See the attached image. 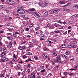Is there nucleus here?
<instances>
[{
  "label": "nucleus",
  "instance_id": "obj_9",
  "mask_svg": "<svg viewBox=\"0 0 78 78\" xmlns=\"http://www.w3.org/2000/svg\"><path fill=\"white\" fill-rule=\"evenodd\" d=\"M61 56L64 59H67V58H68L67 56L64 55H62Z\"/></svg>",
  "mask_w": 78,
  "mask_h": 78
},
{
  "label": "nucleus",
  "instance_id": "obj_33",
  "mask_svg": "<svg viewBox=\"0 0 78 78\" xmlns=\"http://www.w3.org/2000/svg\"><path fill=\"white\" fill-rule=\"evenodd\" d=\"M37 26L38 27H41V26H42V23H39L38 24Z\"/></svg>",
  "mask_w": 78,
  "mask_h": 78
},
{
  "label": "nucleus",
  "instance_id": "obj_40",
  "mask_svg": "<svg viewBox=\"0 0 78 78\" xmlns=\"http://www.w3.org/2000/svg\"><path fill=\"white\" fill-rule=\"evenodd\" d=\"M27 12H28V13H29V14L31 13V11L30 10V9H29L28 11H27Z\"/></svg>",
  "mask_w": 78,
  "mask_h": 78
},
{
  "label": "nucleus",
  "instance_id": "obj_34",
  "mask_svg": "<svg viewBox=\"0 0 78 78\" xmlns=\"http://www.w3.org/2000/svg\"><path fill=\"white\" fill-rule=\"evenodd\" d=\"M25 31H29V28L28 27H26L25 29Z\"/></svg>",
  "mask_w": 78,
  "mask_h": 78
},
{
  "label": "nucleus",
  "instance_id": "obj_24",
  "mask_svg": "<svg viewBox=\"0 0 78 78\" xmlns=\"http://www.w3.org/2000/svg\"><path fill=\"white\" fill-rule=\"evenodd\" d=\"M35 9L34 8L31 9H30V11H31V12L34 11H35Z\"/></svg>",
  "mask_w": 78,
  "mask_h": 78
},
{
  "label": "nucleus",
  "instance_id": "obj_17",
  "mask_svg": "<svg viewBox=\"0 0 78 78\" xmlns=\"http://www.w3.org/2000/svg\"><path fill=\"white\" fill-rule=\"evenodd\" d=\"M26 55H29V56H31V55H32V53L31 52H28L26 53Z\"/></svg>",
  "mask_w": 78,
  "mask_h": 78
},
{
  "label": "nucleus",
  "instance_id": "obj_49",
  "mask_svg": "<svg viewBox=\"0 0 78 78\" xmlns=\"http://www.w3.org/2000/svg\"><path fill=\"white\" fill-rule=\"evenodd\" d=\"M23 49V50H25V46H23L22 47V50Z\"/></svg>",
  "mask_w": 78,
  "mask_h": 78
},
{
  "label": "nucleus",
  "instance_id": "obj_1",
  "mask_svg": "<svg viewBox=\"0 0 78 78\" xmlns=\"http://www.w3.org/2000/svg\"><path fill=\"white\" fill-rule=\"evenodd\" d=\"M17 12H18L19 14H25V11L22 9H18Z\"/></svg>",
  "mask_w": 78,
  "mask_h": 78
},
{
  "label": "nucleus",
  "instance_id": "obj_64",
  "mask_svg": "<svg viewBox=\"0 0 78 78\" xmlns=\"http://www.w3.org/2000/svg\"><path fill=\"white\" fill-rule=\"evenodd\" d=\"M33 46V44H30V45H29V47H32Z\"/></svg>",
  "mask_w": 78,
  "mask_h": 78
},
{
  "label": "nucleus",
  "instance_id": "obj_44",
  "mask_svg": "<svg viewBox=\"0 0 78 78\" xmlns=\"http://www.w3.org/2000/svg\"><path fill=\"white\" fill-rule=\"evenodd\" d=\"M34 58L36 59V60H37V59H38V58H37V57L36 55L34 56Z\"/></svg>",
  "mask_w": 78,
  "mask_h": 78
},
{
  "label": "nucleus",
  "instance_id": "obj_47",
  "mask_svg": "<svg viewBox=\"0 0 78 78\" xmlns=\"http://www.w3.org/2000/svg\"><path fill=\"white\" fill-rule=\"evenodd\" d=\"M33 25L32 24H30V25H29V28H32V27H33Z\"/></svg>",
  "mask_w": 78,
  "mask_h": 78
},
{
  "label": "nucleus",
  "instance_id": "obj_56",
  "mask_svg": "<svg viewBox=\"0 0 78 78\" xmlns=\"http://www.w3.org/2000/svg\"><path fill=\"white\" fill-rule=\"evenodd\" d=\"M1 54L2 55H6V53L5 52H2Z\"/></svg>",
  "mask_w": 78,
  "mask_h": 78
},
{
  "label": "nucleus",
  "instance_id": "obj_15",
  "mask_svg": "<svg viewBox=\"0 0 78 78\" xmlns=\"http://www.w3.org/2000/svg\"><path fill=\"white\" fill-rule=\"evenodd\" d=\"M57 22L58 23H61V24H62V23H63V22H62L61 21L59 20H57Z\"/></svg>",
  "mask_w": 78,
  "mask_h": 78
},
{
  "label": "nucleus",
  "instance_id": "obj_6",
  "mask_svg": "<svg viewBox=\"0 0 78 78\" xmlns=\"http://www.w3.org/2000/svg\"><path fill=\"white\" fill-rule=\"evenodd\" d=\"M59 66L60 65H57L56 66L54 67V69L55 70H58L59 69Z\"/></svg>",
  "mask_w": 78,
  "mask_h": 78
},
{
  "label": "nucleus",
  "instance_id": "obj_57",
  "mask_svg": "<svg viewBox=\"0 0 78 78\" xmlns=\"http://www.w3.org/2000/svg\"><path fill=\"white\" fill-rule=\"evenodd\" d=\"M44 72H45V69H43L41 71V73H44Z\"/></svg>",
  "mask_w": 78,
  "mask_h": 78
},
{
  "label": "nucleus",
  "instance_id": "obj_58",
  "mask_svg": "<svg viewBox=\"0 0 78 78\" xmlns=\"http://www.w3.org/2000/svg\"><path fill=\"white\" fill-rule=\"evenodd\" d=\"M1 61H2V62H5V60H4V59L2 58L1 59Z\"/></svg>",
  "mask_w": 78,
  "mask_h": 78
},
{
  "label": "nucleus",
  "instance_id": "obj_32",
  "mask_svg": "<svg viewBox=\"0 0 78 78\" xmlns=\"http://www.w3.org/2000/svg\"><path fill=\"white\" fill-rule=\"evenodd\" d=\"M68 72H65L63 74L65 76H66V75H68Z\"/></svg>",
  "mask_w": 78,
  "mask_h": 78
},
{
  "label": "nucleus",
  "instance_id": "obj_45",
  "mask_svg": "<svg viewBox=\"0 0 78 78\" xmlns=\"http://www.w3.org/2000/svg\"><path fill=\"white\" fill-rule=\"evenodd\" d=\"M56 61H53L51 62L52 64H55V63H56Z\"/></svg>",
  "mask_w": 78,
  "mask_h": 78
},
{
  "label": "nucleus",
  "instance_id": "obj_21",
  "mask_svg": "<svg viewBox=\"0 0 78 78\" xmlns=\"http://www.w3.org/2000/svg\"><path fill=\"white\" fill-rule=\"evenodd\" d=\"M59 3L61 5H64L65 4V2H64L60 1L59 2Z\"/></svg>",
  "mask_w": 78,
  "mask_h": 78
},
{
  "label": "nucleus",
  "instance_id": "obj_60",
  "mask_svg": "<svg viewBox=\"0 0 78 78\" xmlns=\"http://www.w3.org/2000/svg\"><path fill=\"white\" fill-rule=\"evenodd\" d=\"M71 5V4L70 3H69L67 4H66V6H70V5Z\"/></svg>",
  "mask_w": 78,
  "mask_h": 78
},
{
  "label": "nucleus",
  "instance_id": "obj_53",
  "mask_svg": "<svg viewBox=\"0 0 78 78\" xmlns=\"http://www.w3.org/2000/svg\"><path fill=\"white\" fill-rule=\"evenodd\" d=\"M12 35V34L11 33H8L7 34V36H9L10 35Z\"/></svg>",
  "mask_w": 78,
  "mask_h": 78
},
{
  "label": "nucleus",
  "instance_id": "obj_48",
  "mask_svg": "<svg viewBox=\"0 0 78 78\" xmlns=\"http://www.w3.org/2000/svg\"><path fill=\"white\" fill-rule=\"evenodd\" d=\"M45 34H46V35H47V34H49V32H48V31H46L45 33H44Z\"/></svg>",
  "mask_w": 78,
  "mask_h": 78
},
{
  "label": "nucleus",
  "instance_id": "obj_14",
  "mask_svg": "<svg viewBox=\"0 0 78 78\" xmlns=\"http://www.w3.org/2000/svg\"><path fill=\"white\" fill-rule=\"evenodd\" d=\"M49 12L50 13V14H53L54 13V10L53 9H51V10L49 11Z\"/></svg>",
  "mask_w": 78,
  "mask_h": 78
},
{
  "label": "nucleus",
  "instance_id": "obj_42",
  "mask_svg": "<svg viewBox=\"0 0 78 78\" xmlns=\"http://www.w3.org/2000/svg\"><path fill=\"white\" fill-rule=\"evenodd\" d=\"M6 28L9 30V28H10V26L7 25L6 26Z\"/></svg>",
  "mask_w": 78,
  "mask_h": 78
},
{
  "label": "nucleus",
  "instance_id": "obj_51",
  "mask_svg": "<svg viewBox=\"0 0 78 78\" xmlns=\"http://www.w3.org/2000/svg\"><path fill=\"white\" fill-rule=\"evenodd\" d=\"M4 60H5V61H8L9 60L8 58H4Z\"/></svg>",
  "mask_w": 78,
  "mask_h": 78
},
{
  "label": "nucleus",
  "instance_id": "obj_29",
  "mask_svg": "<svg viewBox=\"0 0 78 78\" xmlns=\"http://www.w3.org/2000/svg\"><path fill=\"white\" fill-rule=\"evenodd\" d=\"M13 61H14L15 62H17V60H16V58H13Z\"/></svg>",
  "mask_w": 78,
  "mask_h": 78
},
{
  "label": "nucleus",
  "instance_id": "obj_23",
  "mask_svg": "<svg viewBox=\"0 0 78 78\" xmlns=\"http://www.w3.org/2000/svg\"><path fill=\"white\" fill-rule=\"evenodd\" d=\"M33 42L34 43H35V42H38V41H37L36 39H34L32 40Z\"/></svg>",
  "mask_w": 78,
  "mask_h": 78
},
{
  "label": "nucleus",
  "instance_id": "obj_55",
  "mask_svg": "<svg viewBox=\"0 0 78 78\" xmlns=\"http://www.w3.org/2000/svg\"><path fill=\"white\" fill-rule=\"evenodd\" d=\"M10 28H11V30H14V27H10Z\"/></svg>",
  "mask_w": 78,
  "mask_h": 78
},
{
  "label": "nucleus",
  "instance_id": "obj_39",
  "mask_svg": "<svg viewBox=\"0 0 78 78\" xmlns=\"http://www.w3.org/2000/svg\"><path fill=\"white\" fill-rule=\"evenodd\" d=\"M40 69H44V66H41L40 67Z\"/></svg>",
  "mask_w": 78,
  "mask_h": 78
},
{
  "label": "nucleus",
  "instance_id": "obj_59",
  "mask_svg": "<svg viewBox=\"0 0 78 78\" xmlns=\"http://www.w3.org/2000/svg\"><path fill=\"white\" fill-rule=\"evenodd\" d=\"M23 57L24 59H25V58H26V55H23Z\"/></svg>",
  "mask_w": 78,
  "mask_h": 78
},
{
  "label": "nucleus",
  "instance_id": "obj_41",
  "mask_svg": "<svg viewBox=\"0 0 78 78\" xmlns=\"http://www.w3.org/2000/svg\"><path fill=\"white\" fill-rule=\"evenodd\" d=\"M7 47L8 48H11V47H12V45H10L9 44L8 45Z\"/></svg>",
  "mask_w": 78,
  "mask_h": 78
},
{
  "label": "nucleus",
  "instance_id": "obj_27",
  "mask_svg": "<svg viewBox=\"0 0 78 78\" xmlns=\"http://www.w3.org/2000/svg\"><path fill=\"white\" fill-rule=\"evenodd\" d=\"M53 56H58V54L57 53H53L52 54Z\"/></svg>",
  "mask_w": 78,
  "mask_h": 78
},
{
  "label": "nucleus",
  "instance_id": "obj_36",
  "mask_svg": "<svg viewBox=\"0 0 78 78\" xmlns=\"http://www.w3.org/2000/svg\"><path fill=\"white\" fill-rule=\"evenodd\" d=\"M48 12H46L44 14L45 16H48Z\"/></svg>",
  "mask_w": 78,
  "mask_h": 78
},
{
  "label": "nucleus",
  "instance_id": "obj_5",
  "mask_svg": "<svg viewBox=\"0 0 78 78\" xmlns=\"http://www.w3.org/2000/svg\"><path fill=\"white\" fill-rule=\"evenodd\" d=\"M34 15L35 17H37V18L40 17V15H39V14L37 12H34Z\"/></svg>",
  "mask_w": 78,
  "mask_h": 78
},
{
  "label": "nucleus",
  "instance_id": "obj_38",
  "mask_svg": "<svg viewBox=\"0 0 78 78\" xmlns=\"http://www.w3.org/2000/svg\"><path fill=\"white\" fill-rule=\"evenodd\" d=\"M69 23L70 24H72V25H73L74 23H73V22L71 21H69Z\"/></svg>",
  "mask_w": 78,
  "mask_h": 78
},
{
  "label": "nucleus",
  "instance_id": "obj_50",
  "mask_svg": "<svg viewBox=\"0 0 78 78\" xmlns=\"http://www.w3.org/2000/svg\"><path fill=\"white\" fill-rule=\"evenodd\" d=\"M5 11L7 13H9V11L8 10H5Z\"/></svg>",
  "mask_w": 78,
  "mask_h": 78
},
{
  "label": "nucleus",
  "instance_id": "obj_35",
  "mask_svg": "<svg viewBox=\"0 0 78 78\" xmlns=\"http://www.w3.org/2000/svg\"><path fill=\"white\" fill-rule=\"evenodd\" d=\"M5 76V74H0V77H3Z\"/></svg>",
  "mask_w": 78,
  "mask_h": 78
},
{
  "label": "nucleus",
  "instance_id": "obj_22",
  "mask_svg": "<svg viewBox=\"0 0 78 78\" xmlns=\"http://www.w3.org/2000/svg\"><path fill=\"white\" fill-rule=\"evenodd\" d=\"M27 60L28 61H30V62H33V60H31L30 58H29L27 59Z\"/></svg>",
  "mask_w": 78,
  "mask_h": 78
},
{
  "label": "nucleus",
  "instance_id": "obj_2",
  "mask_svg": "<svg viewBox=\"0 0 78 78\" xmlns=\"http://www.w3.org/2000/svg\"><path fill=\"white\" fill-rule=\"evenodd\" d=\"M61 58H62V55H58L57 56L56 58V62H60V61L59 60H61Z\"/></svg>",
  "mask_w": 78,
  "mask_h": 78
},
{
  "label": "nucleus",
  "instance_id": "obj_43",
  "mask_svg": "<svg viewBox=\"0 0 78 78\" xmlns=\"http://www.w3.org/2000/svg\"><path fill=\"white\" fill-rule=\"evenodd\" d=\"M0 57H1V58H5V56H4V55H3L2 54H0Z\"/></svg>",
  "mask_w": 78,
  "mask_h": 78
},
{
  "label": "nucleus",
  "instance_id": "obj_31",
  "mask_svg": "<svg viewBox=\"0 0 78 78\" xmlns=\"http://www.w3.org/2000/svg\"><path fill=\"white\" fill-rule=\"evenodd\" d=\"M69 70L71 71L74 70L75 71H76V69H73V68L69 69Z\"/></svg>",
  "mask_w": 78,
  "mask_h": 78
},
{
  "label": "nucleus",
  "instance_id": "obj_54",
  "mask_svg": "<svg viewBox=\"0 0 78 78\" xmlns=\"http://www.w3.org/2000/svg\"><path fill=\"white\" fill-rule=\"evenodd\" d=\"M67 41H68V40L67 39H65L64 41V42H65V43H66V42H67Z\"/></svg>",
  "mask_w": 78,
  "mask_h": 78
},
{
  "label": "nucleus",
  "instance_id": "obj_7",
  "mask_svg": "<svg viewBox=\"0 0 78 78\" xmlns=\"http://www.w3.org/2000/svg\"><path fill=\"white\" fill-rule=\"evenodd\" d=\"M43 58L44 59H47L48 58V56L45 54H43L42 55Z\"/></svg>",
  "mask_w": 78,
  "mask_h": 78
},
{
  "label": "nucleus",
  "instance_id": "obj_26",
  "mask_svg": "<svg viewBox=\"0 0 78 78\" xmlns=\"http://www.w3.org/2000/svg\"><path fill=\"white\" fill-rule=\"evenodd\" d=\"M3 8V5H0V10H1V9H2Z\"/></svg>",
  "mask_w": 78,
  "mask_h": 78
},
{
  "label": "nucleus",
  "instance_id": "obj_37",
  "mask_svg": "<svg viewBox=\"0 0 78 78\" xmlns=\"http://www.w3.org/2000/svg\"><path fill=\"white\" fill-rule=\"evenodd\" d=\"M3 50L4 52H6V49L5 48H3Z\"/></svg>",
  "mask_w": 78,
  "mask_h": 78
},
{
  "label": "nucleus",
  "instance_id": "obj_28",
  "mask_svg": "<svg viewBox=\"0 0 78 78\" xmlns=\"http://www.w3.org/2000/svg\"><path fill=\"white\" fill-rule=\"evenodd\" d=\"M18 49L19 50H22V47L19 46L18 48Z\"/></svg>",
  "mask_w": 78,
  "mask_h": 78
},
{
  "label": "nucleus",
  "instance_id": "obj_25",
  "mask_svg": "<svg viewBox=\"0 0 78 78\" xmlns=\"http://www.w3.org/2000/svg\"><path fill=\"white\" fill-rule=\"evenodd\" d=\"M7 39L10 41L11 40H12V39H13V37H7Z\"/></svg>",
  "mask_w": 78,
  "mask_h": 78
},
{
  "label": "nucleus",
  "instance_id": "obj_3",
  "mask_svg": "<svg viewBox=\"0 0 78 78\" xmlns=\"http://www.w3.org/2000/svg\"><path fill=\"white\" fill-rule=\"evenodd\" d=\"M6 2L8 3V4H9L10 5H14L15 3V2L11 0H7L6 1Z\"/></svg>",
  "mask_w": 78,
  "mask_h": 78
},
{
  "label": "nucleus",
  "instance_id": "obj_8",
  "mask_svg": "<svg viewBox=\"0 0 78 78\" xmlns=\"http://www.w3.org/2000/svg\"><path fill=\"white\" fill-rule=\"evenodd\" d=\"M67 47L68 48H74L75 46L72 45H69L67 46Z\"/></svg>",
  "mask_w": 78,
  "mask_h": 78
},
{
  "label": "nucleus",
  "instance_id": "obj_30",
  "mask_svg": "<svg viewBox=\"0 0 78 78\" xmlns=\"http://www.w3.org/2000/svg\"><path fill=\"white\" fill-rule=\"evenodd\" d=\"M40 37H44V35L43 34H41L40 35Z\"/></svg>",
  "mask_w": 78,
  "mask_h": 78
},
{
  "label": "nucleus",
  "instance_id": "obj_19",
  "mask_svg": "<svg viewBox=\"0 0 78 78\" xmlns=\"http://www.w3.org/2000/svg\"><path fill=\"white\" fill-rule=\"evenodd\" d=\"M54 9V13H55V12H57V11H58V9Z\"/></svg>",
  "mask_w": 78,
  "mask_h": 78
},
{
  "label": "nucleus",
  "instance_id": "obj_11",
  "mask_svg": "<svg viewBox=\"0 0 78 78\" xmlns=\"http://www.w3.org/2000/svg\"><path fill=\"white\" fill-rule=\"evenodd\" d=\"M20 64H18L17 67L16 69L17 70H20Z\"/></svg>",
  "mask_w": 78,
  "mask_h": 78
},
{
  "label": "nucleus",
  "instance_id": "obj_4",
  "mask_svg": "<svg viewBox=\"0 0 78 78\" xmlns=\"http://www.w3.org/2000/svg\"><path fill=\"white\" fill-rule=\"evenodd\" d=\"M42 4H43V7H45V8H46L47 6L48 5V4L46 2L44 1L42 2Z\"/></svg>",
  "mask_w": 78,
  "mask_h": 78
},
{
  "label": "nucleus",
  "instance_id": "obj_52",
  "mask_svg": "<svg viewBox=\"0 0 78 78\" xmlns=\"http://www.w3.org/2000/svg\"><path fill=\"white\" fill-rule=\"evenodd\" d=\"M74 75V74H73V73H70L69 74V76H72V75Z\"/></svg>",
  "mask_w": 78,
  "mask_h": 78
},
{
  "label": "nucleus",
  "instance_id": "obj_62",
  "mask_svg": "<svg viewBox=\"0 0 78 78\" xmlns=\"http://www.w3.org/2000/svg\"><path fill=\"white\" fill-rule=\"evenodd\" d=\"M27 66L29 68H30L31 67V65H30V64H28L27 65Z\"/></svg>",
  "mask_w": 78,
  "mask_h": 78
},
{
  "label": "nucleus",
  "instance_id": "obj_46",
  "mask_svg": "<svg viewBox=\"0 0 78 78\" xmlns=\"http://www.w3.org/2000/svg\"><path fill=\"white\" fill-rule=\"evenodd\" d=\"M35 29L37 30H39V29H40V27H36L35 28Z\"/></svg>",
  "mask_w": 78,
  "mask_h": 78
},
{
  "label": "nucleus",
  "instance_id": "obj_63",
  "mask_svg": "<svg viewBox=\"0 0 78 78\" xmlns=\"http://www.w3.org/2000/svg\"><path fill=\"white\" fill-rule=\"evenodd\" d=\"M15 16H17V17H19V14H18V13L16 14Z\"/></svg>",
  "mask_w": 78,
  "mask_h": 78
},
{
  "label": "nucleus",
  "instance_id": "obj_13",
  "mask_svg": "<svg viewBox=\"0 0 78 78\" xmlns=\"http://www.w3.org/2000/svg\"><path fill=\"white\" fill-rule=\"evenodd\" d=\"M54 26L55 27H59V26H61V25H60L59 24L55 23L54 24Z\"/></svg>",
  "mask_w": 78,
  "mask_h": 78
},
{
  "label": "nucleus",
  "instance_id": "obj_12",
  "mask_svg": "<svg viewBox=\"0 0 78 78\" xmlns=\"http://www.w3.org/2000/svg\"><path fill=\"white\" fill-rule=\"evenodd\" d=\"M63 11H67V12H69L70 11L69 9H63Z\"/></svg>",
  "mask_w": 78,
  "mask_h": 78
},
{
  "label": "nucleus",
  "instance_id": "obj_61",
  "mask_svg": "<svg viewBox=\"0 0 78 78\" xmlns=\"http://www.w3.org/2000/svg\"><path fill=\"white\" fill-rule=\"evenodd\" d=\"M9 64H11V65L13 64V63H12V61H10L9 62Z\"/></svg>",
  "mask_w": 78,
  "mask_h": 78
},
{
  "label": "nucleus",
  "instance_id": "obj_16",
  "mask_svg": "<svg viewBox=\"0 0 78 78\" xmlns=\"http://www.w3.org/2000/svg\"><path fill=\"white\" fill-rule=\"evenodd\" d=\"M74 58H75V57L73 56H71L70 57V59L73 61L74 60Z\"/></svg>",
  "mask_w": 78,
  "mask_h": 78
},
{
  "label": "nucleus",
  "instance_id": "obj_10",
  "mask_svg": "<svg viewBox=\"0 0 78 78\" xmlns=\"http://www.w3.org/2000/svg\"><path fill=\"white\" fill-rule=\"evenodd\" d=\"M66 55H70V52L69 51H67L66 52Z\"/></svg>",
  "mask_w": 78,
  "mask_h": 78
},
{
  "label": "nucleus",
  "instance_id": "obj_20",
  "mask_svg": "<svg viewBox=\"0 0 78 78\" xmlns=\"http://www.w3.org/2000/svg\"><path fill=\"white\" fill-rule=\"evenodd\" d=\"M61 48H66V44H64L61 46Z\"/></svg>",
  "mask_w": 78,
  "mask_h": 78
},
{
  "label": "nucleus",
  "instance_id": "obj_18",
  "mask_svg": "<svg viewBox=\"0 0 78 78\" xmlns=\"http://www.w3.org/2000/svg\"><path fill=\"white\" fill-rule=\"evenodd\" d=\"M54 32L55 33H61L60 31H58V30H56L54 31Z\"/></svg>",
  "mask_w": 78,
  "mask_h": 78
}]
</instances>
